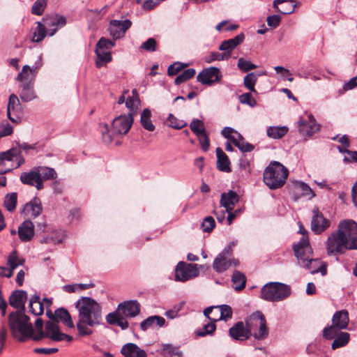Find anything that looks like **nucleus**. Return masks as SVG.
Segmentation results:
<instances>
[{
	"label": "nucleus",
	"mask_w": 357,
	"mask_h": 357,
	"mask_svg": "<svg viewBox=\"0 0 357 357\" xmlns=\"http://www.w3.org/2000/svg\"><path fill=\"white\" fill-rule=\"evenodd\" d=\"M215 329V324L211 321L204 324L202 328L197 330L196 334L198 336L204 337L207 335H212Z\"/></svg>",
	"instance_id": "nucleus-53"
},
{
	"label": "nucleus",
	"mask_w": 357,
	"mask_h": 357,
	"mask_svg": "<svg viewBox=\"0 0 357 357\" xmlns=\"http://www.w3.org/2000/svg\"><path fill=\"white\" fill-rule=\"evenodd\" d=\"M155 320H158V326L162 327L165 325V319L160 316L153 315L147 317L146 319L142 321L140 324V328L142 331H145L148 330L150 327L153 326Z\"/></svg>",
	"instance_id": "nucleus-40"
},
{
	"label": "nucleus",
	"mask_w": 357,
	"mask_h": 357,
	"mask_svg": "<svg viewBox=\"0 0 357 357\" xmlns=\"http://www.w3.org/2000/svg\"><path fill=\"white\" fill-rule=\"evenodd\" d=\"M131 25L132 22L130 20H112L109 22L108 31L112 38L117 40L124 37Z\"/></svg>",
	"instance_id": "nucleus-19"
},
{
	"label": "nucleus",
	"mask_w": 357,
	"mask_h": 357,
	"mask_svg": "<svg viewBox=\"0 0 357 357\" xmlns=\"http://www.w3.org/2000/svg\"><path fill=\"white\" fill-rule=\"evenodd\" d=\"M29 307L30 312L34 315H40L43 313V304L40 301V296L33 295L29 300Z\"/></svg>",
	"instance_id": "nucleus-39"
},
{
	"label": "nucleus",
	"mask_w": 357,
	"mask_h": 357,
	"mask_svg": "<svg viewBox=\"0 0 357 357\" xmlns=\"http://www.w3.org/2000/svg\"><path fill=\"white\" fill-rule=\"evenodd\" d=\"M78 311V321L76 327L82 336L93 333L92 328L102 323L101 305L91 297L82 296L75 303Z\"/></svg>",
	"instance_id": "nucleus-1"
},
{
	"label": "nucleus",
	"mask_w": 357,
	"mask_h": 357,
	"mask_svg": "<svg viewBox=\"0 0 357 357\" xmlns=\"http://www.w3.org/2000/svg\"><path fill=\"white\" fill-rule=\"evenodd\" d=\"M337 230L349 244V248L357 250V223L351 220H342L339 223Z\"/></svg>",
	"instance_id": "nucleus-11"
},
{
	"label": "nucleus",
	"mask_w": 357,
	"mask_h": 357,
	"mask_svg": "<svg viewBox=\"0 0 357 357\" xmlns=\"http://www.w3.org/2000/svg\"><path fill=\"white\" fill-rule=\"evenodd\" d=\"M257 82V75L255 73H249L243 78L244 86L251 92H257L255 88Z\"/></svg>",
	"instance_id": "nucleus-47"
},
{
	"label": "nucleus",
	"mask_w": 357,
	"mask_h": 357,
	"mask_svg": "<svg viewBox=\"0 0 357 357\" xmlns=\"http://www.w3.org/2000/svg\"><path fill=\"white\" fill-rule=\"evenodd\" d=\"M151 112L149 109H144L140 116V123L142 126L146 130L152 132L155 127L151 120Z\"/></svg>",
	"instance_id": "nucleus-42"
},
{
	"label": "nucleus",
	"mask_w": 357,
	"mask_h": 357,
	"mask_svg": "<svg viewBox=\"0 0 357 357\" xmlns=\"http://www.w3.org/2000/svg\"><path fill=\"white\" fill-rule=\"evenodd\" d=\"M41 56L38 57V61L35 63L33 66L24 65L21 72L17 76V80L21 84L24 83H33L38 73V69L42 66Z\"/></svg>",
	"instance_id": "nucleus-18"
},
{
	"label": "nucleus",
	"mask_w": 357,
	"mask_h": 357,
	"mask_svg": "<svg viewBox=\"0 0 357 357\" xmlns=\"http://www.w3.org/2000/svg\"><path fill=\"white\" fill-rule=\"evenodd\" d=\"M44 338H48L53 342H61L63 340L71 342L73 340V337L63 333L61 331L59 324L52 319L45 323L44 331L35 333L33 340L40 341Z\"/></svg>",
	"instance_id": "nucleus-6"
},
{
	"label": "nucleus",
	"mask_w": 357,
	"mask_h": 357,
	"mask_svg": "<svg viewBox=\"0 0 357 357\" xmlns=\"http://www.w3.org/2000/svg\"><path fill=\"white\" fill-rule=\"evenodd\" d=\"M17 195L16 192L7 194L4 199V206L8 211H13L17 206Z\"/></svg>",
	"instance_id": "nucleus-50"
},
{
	"label": "nucleus",
	"mask_w": 357,
	"mask_h": 357,
	"mask_svg": "<svg viewBox=\"0 0 357 357\" xmlns=\"http://www.w3.org/2000/svg\"><path fill=\"white\" fill-rule=\"evenodd\" d=\"M95 52L97 56V59L96 60V65L97 68H101L112 61V57L110 51L96 47Z\"/></svg>",
	"instance_id": "nucleus-38"
},
{
	"label": "nucleus",
	"mask_w": 357,
	"mask_h": 357,
	"mask_svg": "<svg viewBox=\"0 0 357 357\" xmlns=\"http://www.w3.org/2000/svg\"><path fill=\"white\" fill-rule=\"evenodd\" d=\"M45 26L50 27L48 34L52 36L57 31L59 27H62L66 24V18L63 16L55 15L54 17L43 19Z\"/></svg>",
	"instance_id": "nucleus-33"
},
{
	"label": "nucleus",
	"mask_w": 357,
	"mask_h": 357,
	"mask_svg": "<svg viewBox=\"0 0 357 357\" xmlns=\"http://www.w3.org/2000/svg\"><path fill=\"white\" fill-rule=\"evenodd\" d=\"M19 95L21 100L26 102L35 100L37 96L34 90V84L26 82L20 84Z\"/></svg>",
	"instance_id": "nucleus-32"
},
{
	"label": "nucleus",
	"mask_w": 357,
	"mask_h": 357,
	"mask_svg": "<svg viewBox=\"0 0 357 357\" xmlns=\"http://www.w3.org/2000/svg\"><path fill=\"white\" fill-rule=\"evenodd\" d=\"M290 294V288L280 282H270L265 284L261 290V298L268 301H280Z\"/></svg>",
	"instance_id": "nucleus-7"
},
{
	"label": "nucleus",
	"mask_w": 357,
	"mask_h": 357,
	"mask_svg": "<svg viewBox=\"0 0 357 357\" xmlns=\"http://www.w3.org/2000/svg\"><path fill=\"white\" fill-rule=\"evenodd\" d=\"M17 233L20 239L23 242L31 241L34 236V225L31 220H25L18 227Z\"/></svg>",
	"instance_id": "nucleus-29"
},
{
	"label": "nucleus",
	"mask_w": 357,
	"mask_h": 357,
	"mask_svg": "<svg viewBox=\"0 0 357 357\" xmlns=\"http://www.w3.org/2000/svg\"><path fill=\"white\" fill-rule=\"evenodd\" d=\"M222 135L242 152H250L255 148L252 144L246 142L243 136L231 127L224 128Z\"/></svg>",
	"instance_id": "nucleus-14"
},
{
	"label": "nucleus",
	"mask_w": 357,
	"mask_h": 357,
	"mask_svg": "<svg viewBox=\"0 0 357 357\" xmlns=\"http://www.w3.org/2000/svg\"><path fill=\"white\" fill-rule=\"evenodd\" d=\"M349 334L347 332H340L335 336V339L331 344L333 349H336L347 345L349 341Z\"/></svg>",
	"instance_id": "nucleus-45"
},
{
	"label": "nucleus",
	"mask_w": 357,
	"mask_h": 357,
	"mask_svg": "<svg viewBox=\"0 0 357 357\" xmlns=\"http://www.w3.org/2000/svg\"><path fill=\"white\" fill-rule=\"evenodd\" d=\"M331 225L329 220L326 218L323 213L318 209L312 210V220L310 224L311 230L316 234H320Z\"/></svg>",
	"instance_id": "nucleus-20"
},
{
	"label": "nucleus",
	"mask_w": 357,
	"mask_h": 357,
	"mask_svg": "<svg viewBox=\"0 0 357 357\" xmlns=\"http://www.w3.org/2000/svg\"><path fill=\"white\" fill-rule=\"evenodd\" d=\"M245 326L249 331V337L252 335L256 340H264L268 335L266 321L261 312L252 313L247 319Z\"/></svg>",
	"instance_id": "nucleus-5"
},
{
	"label": "nucleus",
	"mask_w": 357,
	"mask_h": 357,
	"mask_svg": "<svg viewBox=\"0 0 357 357\" xmlns=\"http://www.w3.org/2000/svg\"><path fill=\"white\" fill-rule=\"evenodd\" d=\"M288 131L285 126H271L267 129V135L273 139H280Z\"/></svg>",
	"instance_id": "nucleus-48"
},
{
	"label": "nucleus",
	"mask_w": 357,
	"mask_h": 357,
	"mask_svg": "<svg viewBox=\"0 0 357 357\" xmlns=\"http://www.w3.org/2000/svg\"><path fill=\"white\" fill-rule=\"evenodd\" d=\"M294 251L300 266L305 263L313 256L312 249L307 237H303L301 241L294 246Z\"/></svg>",
	"instance_id": "nucleus-17"
},
{
	"label": "nucleus",
	"mask_w": 357,
	"mask_h": 357,
	"mask_svg": "<svg viewBox=\"0 0 357 357\" xmlns=\"http://www.w3.org/2000/svg\"><path fill=\"white\" fill-rule=\"evenodd\" d=\"M273 7L282 14H291L294 11V0H275Z\"/></svg>",
	"instance_id": "nucleus-35"
},
{
	"label": "nucleus",
	"mask_w": 357,
	"mask_h": 357,
	"mask_svg": "<svg viewBox=\"0 0 357 357\" xmlns=\"http://www.w3.org/2000/svg\"><path fill=\"white\" fill-rule=\"evenodd\" d=\"M199 271L197 265L179 262L175 270V280L185 282L199 275Z\"/></svg>",
	"instance_id": "nucleus-15"
},
{
	"label": "nucleus",
	"mask_w": 357,
	"mask_h": 357,
	"mask_svg": "<svg viewBox=\"0 0 357 357\" xmlns=\"http://www.w3.org/2000/svg\"><path fill=\"white\" fill-rule=\"evenodd\" d=\"M24 163L20 150L11 149L0 153V174H4Z\"/></svg>",
	"instance_id": "nucleus-8"
},
{
	"label": "nucleus",
	"mask_w": 357,
	"mask_h": 357,
	"mask_svg": "<svg viewBox=\"0 0 357 357\" xmlns=\"http://www.w3.org/2000/svg\"><path fill=\"white\" fill-rule=\"evenodd\" d=\"M8 325L14 338L20 342L33 340L35 333L32 324L22 311L11 312L8 317Z\"/></svg>",
	"instance_id": "nucleus-2"
},
{
	"label": "nucleus",
	"mask_w": 357,
	"mask_h": 357,
	"mask_svg": "<svg viewBox=\"0 0 357 357\" xmlns=\"http://www.w3.org/2000/svg\"><path fill=\"white\" fill-rule=\"evenodd\" d=\"M195 75V70L193 68H188L185 70L181 74L178 75L175 80L174 83L177 85H179L186 80L192 78Z\"/></svg>",
	"instance_id": "nucleus-52"
},
{
	"label": "nucleus",
	"mask_w": 357,
	"mask_h": 357,
	"mask_svg": "<svg viewBox=\"0 0 357 357\" xmlns=\"http://www.w3.org/2000/svg\"><path fill=\"white\" fill-rule=\"evenodd\" d=\"M231 281L234 288L237 291H240L245 287L246 279L242 273L235 271L233 273Z\"/></svg>",
	"instance_id": "nucleus-46"
},
{
	"label": "nucleus",
	"mask_w": 357,
	"mask_h": 357,
	"mask_svg": "<svg viewBox=\"0 0 357 357\" xmlns=\"http://www.w3.org/2000/svg\"><path fill=\"white\" fill-rule=\"evenodd\" d=\"M134 121L133 116L131 113L127 114H121L116 117L112 123V130H109V126L103 123L102 130V139L105 143L110 144L113 141V137H122L128 134L130 130Z\"/></svg>",
	"instance_id": "nucleus-3"
},
{
	"label": "nucleus",
	"mask_w": 357,
	"mask_h": 357,
	"mask_svg": "<svg viewBox=\"0 0 357 357\" xmlns=\"http://www.w3.org/2000/svg\"><path fill=\"white\" fill-rule=\"evenodd\" d=\"M156 40L153 38H149L147 40L144 42L140 48L149 52H154L156 50Z\"/></svg>",
	"instance_id": "nucleus-64"
},
{
	"label": "nucleus",
	"mask_w": 357,
	"mask_h": 357,
	"mask_svg": "<svg viewBox=\"0 0 357 357\" xmlns=\"http://www.w3.org/2000/svg\"><path fill=\"white\" fill-rule=\"evenodd\" d=\"M218 309L220 310V316H216L217 317L214 318V321H217L219 320H225L227 321L229 319H231L232 317V310L229 305H218Z\"/></svg>",
	"instance_id": "nucleus-49"
},
{
	"label": "nucleus",
	"mask_w": 357,
	"mask_h": 357,
	"mask_svg": "<svg viewBox=\"0 0 357 357\" xmlns=\"http://www.w3.org/2000/svg\"><path fill=\"white\" fill-rule=\"evenodd\" d=\"M36 27L34 29L31 40L34 43L41 42L47 36V31L45 25L40 22H36Z\"/></svg>",
	"instance_id": "nucleus-41"
},
{
	"label": "nucleus",
	"mask_w": 357,
	"mask_h": 357,
	"mask_svg": "<svg viewBox=\"0 0 357 357\" xmlns=\"http://www.w3.org/2000/svg\"><path fill=\"white\" fill-rule=\"evenodd\" d=\"M190 128L197 136L206 132L204 123L199 119L193 120L190 125Z\"/></svg>",
	"instance_id": "nucleus-56"
},
{
	"label": "nucleus",
	"mask_w": 357,
	"mask_h": 357,
	"mask_svg": "<svg viewBox=\"0 0 357 357\" xmlns=\"http://www.w3.org/2000/svg\"><path fill=\"white\" fill-rule=\"evenodd\" d=\"M231 57V54L225 53V52L222 53H220L218 52H212L206 59V62L211 63L215 61H225L228 60Z\"/></svg>",
	"instance_id": "nucleus-54"
},
{
	"label": "nucleus",
	"mask_w": 357,
	"mask_h": 357,
	"mask_svg": "<svg viewBox=\"0 0 357 357\" xmlns=\"http://www.w3.org/2000/svg\"><path fill=\"white\" fill-rule=\"evenodd\" d=\"M237 66L243 72H248L257 68L255 64L251 63L250 61L245 60L242 57L238 59Z\"/></svg>",
	"instance_id": "nucleus-57"
},
{
	"label": "nucleus",
	"mask_w": 357,
	"mask_h": 357,
	"mask_svg": "<svg viewBox=\"0 0 357 357\" xmlns=\"http://www.w3.org/2000/svg\"><path fill=\"white\" fill-rule=\"evenodd\" d=\"M239 200L236 192L229 190L228 192L222 193L220 204V206L225 208L226 212L232 211L235 204Z\"/></svg>",
	"instance_id": "nucleus-30"
},
{
	"label": "nucleus",
	"mask_w": 357,
	"mask_h": 357,
	"mask_svg": "<svg viewBox=\"0 0 357 357\" xmlns=\"http://www.w3.org/2000/svg\"><path fill=\"white\" fill-rule=\"evenodd\" d=\"M204 314L206 317L209 320L215 324L214 318L217 317L216 316H220V310L218 309V305L215 306H210L206 307L204 310Z\"/></svg>",
	"instance_id": "nucleus-59"
},
{
	"label": "nucleus",
	"mask_w": 357,
	"mask_h": 357,
	"mask_svg": "<svg viewBox=\"0 0 357 357\" xmlns=\"http://www.w3.org/2000/svg\"><path fill=\"white\" fill-rule=\"evenodd\" d=\"M27 300V294L24 290H15L9 297V304L14 308L17 309V311H22L24 312L25 303Z\"/></svg>",
	"instance_id": "nucleus-24"
},
{
	"label": "nucleus",
	"mask_w": 357,
	"mask_h": 357,
	"mask_svg": "<svg viewBox=\"0 0 357 357\" xmlns=\"http://www.w3.org/2000/svg\"><path fill=\"white\" fill-rule=\"evenodd\" d=\"M289 170L278 161L271 162L264 172V182L271 190L282 188L286 183Z\"/></svg>",
	"instance_id": "nucleus-4"
},
{
	"label": "nucleus",
	"mask_w": 357,
	"mask_h": 357,
	"mask_svg": "<svg viewBox=\"0 0 357 357\" xmlns=\"http://www.w3.org/2000/svg\"><path fill=\"white\" fill-rule=\"evenodd\" d=\"M217 155V167L219 170L229 172L231 171L230 161L228 156L221 148H217L215 150Z\"/></svg>",
	"instance_id": "nucleus-36"
},
{
	"label": "nucleus",
	"mask_w": 357,
	"mask_h": 357,
	"mask_svg": "<svg viewBox=\"0 0 357 357\" xmlns=\"http://www.w3.org/2000/svg\"><path fill=\"white\" fill-rule=\"evenodd\" d=\"M222 75L217 67H208L203 69L197 76V80L205 85H213L220 82Z\"/></svg>",
	"instance_id": "nucleus-16"
},
{
	"label": "nucleus",
	"mask_w": 357,
	"mask_h": 357,
	"mask_svg": "<svg viewBox=\"0 0 357 357\" xmlns=\"http://www.w3.org/2000/svg\"><path fill=\"white\" fill-rule=\"evenodd\" d=\"M297 124L298 132L305 139H307L320 130V125L317 123L313 115L309 113L300 116Z\"/></svg>",
	"instance_id": "nucleus-12"
},
{
	"label": "nucleus",
	"mask_w": 357,
	"mask_h": 357,
	"mask_svg": "<svg viewBox=\"0 0 357 357\" xmlns=\"http://www.w3.org/2000/svg\"><path fill=\"white\" fill-rule=\"evenodd\" d=\"M132 93V96H128L126 98V106L129 109L128 113H131L132 115L133 116V114L136 112V111L138 109V107L140 104V100L139 98V95L136 90H133Z\"/></svg>",
	"instance_id": "nucleus-44"
},
{
	"label": "nucleus",
	"mask_w": 357,
	"mask_h": 357,
	"mask_svg": "<svg viewBox=\"0 0 357 357\" xmlns=\"http://www.w3.org/2000/svg\"><path fill=\"white\" fill-rule=\"evenodd\" d=\"M232 250L230 247L225 248L214 259L213 268L217 273H222L227 271L232 265L237 266L238 261L231 259Z\"/></svg>",
	"instance_id": "nucleus-13"
},
{
	"label": "nucleus",
	"mask_w": 357,
	"mask_h": 357,
	"mask_svg": "<svg viewBox=\"0 0 357 357\" xmlns=\"http://www.w3.org/2000/svg\"><path fill=\"white\" fill-rule=\"evenodd\" d=\"M22 114V107L18 97L15 94H11L9 96L7 106V116L8 119L14 123L20 121Z\"/></svg>",
	"instance_id": "nucleus-21"
},
{
	"label": "nucleus",
	"mask_w": 357,
	"mask_h": 357,
	"mask_svg": "<svg viewBox=\"0 0 357 357\" xmlns=\"http://www.w3.org/2000/svg\"><path fill=\"white\" fill-rule=\"evenodd\" d=\"M36 169L42 183H43L44 181L54 179L57 176V174L53 168L47 167H38Z\"/></svg>",
	"instance_id": "nucleus-43"
},
{
	"label": "nucleus",
	"mask_w": 357,
	"mask_h": 357,
	"mask_svg": "<svg viewBox=\"0 0 357 357\" xmlns=\"http://www.w3.org/2000/svg\"><path fill=\"white\" fill-rule=\"evenodd\" d=\"M167 121L170 127L175 129H181L186 126V123L182 120L178 119L172 114L169 115Z\"/></svg>",
	"instance_id": "nucleus-60"
},
{
	"label": "nucleus",
	"mask_w": 357,
	"mask_h": 357,
	"mask_svg": "<svg viewBox=\"0 0 357 357\" xmlns=\"http://www.w3.org/2000/svg\"><path fill=\"white\" fill-rule=\"evenodd\" d=\"M115 45V42L110 39L101 38L96 44L98 48H101L104 50L109 51L112 47Z\"/></svg>",
	"instance_id": "nucleus-63"
},
{
	"label": "nucleus",
	"mask_w": 357,
	"mask_h": 357,
	"mask_svg": "<svg viewBox=\"0 0 357 357\" xmlns=\"http://www.w3.org/2000/svg\"><path fill=\"white\" fill-rule=\"evenodd\" d=\"M348 245L337 229L328 236L325 243L326 252L330 256L343 254L346 250H351Z\"/></svg>",
	"instance_id": "nucleus-10"
},
{
	"label": "nucleus",
	"mask_w": 357,
	"mask_h": 357,
	"mask_svg": "<svg viewBox=\"0 0 357 357\" xmlns=\"http://www.w3.org/2000/svg\"><path fill=\"white\" fill-rule=\"evenodd\" d=\"M229 335L236 340L244 341L249 337V331L242 321L237 322L229 330Z\"/></svg>",
	"instance_id": "nucleus-28"
},
{
	"label": "nucleus",
	"mask_w": 357,
	"mask_h": 357,
	"mask_svg": "<svg viewBox=\"0 0 357 357\" xmlns=\"http://www.w3.org/2000/svg\"><path fill=\"white\" fill-rule=\"evenodd\" d=\"M124 357H146L144 350L139 348L134 343H127L123 345L121 350Z\"/></svg>",
	"instance_id": "nucleus-34"
},
{
	"label": "nucleus",
	"mask_w": 357,
	"mask_h": 357,
	"mask_svg": "<svg viewBox=\"0 0 357 357\" xmlns=\"http://www.w3.org/2000/svg\"><path fill=\"white\" fill-rule=\"evenodd\" d=\"M20 181L23 184L35 186L37 190L43 188V183L39 178L36 169L29 172H22L20 175Z\"/></svg>",
	"instance_id": "nucleus-26"
},
{
	"label": "nucleus",
	"mask_w": 357,
	"mask_h": 357,
	"mask_svg": "<svg viewBox=\"0 0 357 357\" xmlns=\"http://www.w3.org/2000/svg\"><path fill=\"white\" fill-rule=\"evenodd\" d=\"M301 266L307 269L312 274L321 273L322 275H325L327 273L326 265L320 259H313L312 257Z\"/></svg>",
	"instance_id": "nucleus-27"
},
{
	"label": "nucleus",
	"mask_w": 357,
	"mask_h": 357,
	"mask_svg": "<svg viewBox=\"0 0 357 357\" xmlns=\"http://www.w3.org/2000/svg\"><path fill=\"white\" fill-rule=\"evenodd\" d=\"M294 193L295 195V199L300 197H309L312 198L314 196L312 189L303 182H297L294 184Z\"/></svg>",
	"instance_id": "nucleus-37"
},
{
	"label": "nucleus",
	"mask_w": 357,
	"mask_h": 357,
	"mask_svg": "<svg viewBox=\"0 0 357 357\" xmlns=\"http://www.w3.org/2000/svg\"><path fill=\"white\" fill-rule=\"evenodd\" d=\"M349 321V313L346 310L336 312L332 318L333 324L324 329L323 336L327 340L333 339L338 331L347 328Z\"/></svg>",
	"instance_id": "nucleus-9"
},
{
	"label": "nucleus",
	"mask_w": 357,
	"mask_h": 357,
	"mask_svg": "<svg viewBox=\"0 0 357 357\" xmlns=\"http://www.w3.org/2000/svg\"><path fill=\"white\" fill-rule=\"evenodd\" d=\"M46 315L49 319L56 321L58 324L59 322H61L68 328H75V324L73 321L71 315L66 308H58L54 313L51 310H47Z\"/></svg>",
	"instance_id": "nucleus-22"
},
{
	"label": "nucleus",
	"mask_w": 357,
	"mask_h": 357,
	"mask_svg": "<svg viewBox=\"0 0 357 357\" xmlns=\"http://www.w3.org/2000/svg\"><path fill=\"white\" fill-rule=\"evenodd\" d=\"M245 39V35L243 33H239L234 38L224 40L220 45L218 49L225 53L231 54V51L234 50L238 45L241 44Z\"/></svg>",
	"instance_id": "nucleus-31"
},
{
	"label": "nucleus",
	"mask_w": 357,
	"mask_h": 357,
	"mask_svg": "<svg viewBox=\"0 0 357 357\" xmlns=\"http://www.w3.org/2000/svg\"><path fill=\"white\" fill-rule=\"evenodd\" d=\"M42 211L41 202L38 198L35 197L24 205L22 213L27 217L36 218L40 215Z\"/></svg>",
	"instance_id": "nucleus-25"
},
{
	"label": "nucleus",
	"mask_w": 357,
	"mask_h": 357,
	"mask_svg": "<svg viewBox=\"0 0 357 357\" xmlns=\"http://www.w3.org/2000/svg\"><path fill=\"white\" fill-rule=\"evenodd\" d=\"M239 101L241 103L248 105L251 107L257 105L256 100L252 98L250 93H245L239 96Z\"/></svg>",
	"instance_id": "nucleus-62"
},
{
	"label": "nucleus",
	"mask_w": 357,
	"mask_h": 357,
	"mask_svg": "<svg viewBox=\"0 0 357 357\" xmlns=\"http://www.w3.org/2000/svg\"><path fill=\"white\" fill-rule=\"evenodd\" d=\"M24 259L18 257L17 252L13 251L7 259V266L13 271H14L19 266L22 265Z\"/></svg>",
	"instance_id": "nucleus-51"
},
{
	"label": "nucleus",
	"mask_w": 357,
	"mask_h": 357,
	"mask_svg": "<svg viewBox=\"0 0 357 357\" xmlns=\"http://www.w3.org/2000/svg\"><path fill=\"white\" fill-rule=\"evenodd\" d=\"M47 6V0H36L32 6L31 13L41 15Z\"/></svg>",
	"instance_id": "nucleus-55"
},
{
	"label": "nucleus",
	"mask_w": 357,
	"mask_h": 357,
	"mask_svg": "<svg viewBox=\"0 0 357 357\" xmlns=\"http://www.w3.org/2000/svg\"><path fill=\"white\" fill-rule=\"evenodd\" d=\"M183 304V302H181L174 305L172 308L165 312V315L169 319H175L178 316V312L182 310Z\"/></svg>",
	"instance_id": "nucleus-61"
},
{
	"label": "nucleus",
	"mask_w": 357,
	"mask_h": 357,
	"mask_svg": "<svg viewBox=\"0 0 357 357\" xmlns=\"http://www.w3.org/2000/svg\"><path fill=\"white\" fill-rule=\"evenodd\" d=\"M118 310L126 317H135L140 312V304L135 300L121 303Z\"/></svg>",
	"instance_id": "nucleus-23"
},
{
	"label": "nucleus",
	"mask_w": 357,
	"mask_h": 357,
	"mask_svg": "<svg viewBox=\"0 0 357 357\" xmlns=\"http://www.w3.org/2000/svg\"><path fill=\"white\" fill-rule=\"evenodd\" d=\"M215 227V222L213 217H206L201 225V229L204 232H211Z\"/></svg>",
	"instance_id": "nucleus-58"
}]
</instances>
